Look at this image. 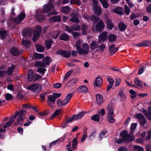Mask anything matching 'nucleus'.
I'll return each mask as SVG.
<instances>
[{
  "label": "nucleus",
  "instance_id": "obj_1",
  "mask_svg": "<svg viewBox=\"0 0 151 151\" xmlns=\"http://www.w3.org/2000/svg\"><path fill=\"white\" fill-rule=\"evenodd\" d=\"M77 52L80 55H85L89 52L90 48L88 45L83 43L82 40H78L75 44Z\"/></svg>",
  "mask_w": 151,
  "mask_h": 151
},
{
  "label": "nucleus",
  "instance_id": "obj_2",
  "mask_svg": "<svg viewBox=\"0 0 151 151\" xmlns=\"http://www.w3.org/2000/svg\"><path fill=\"white\" fill-rule=\"evenodd\" d=\"M26 113V111L23 110L17 112L15 113V115L11 118L9 122L12 124L13 123L16 119V116H19L17 119L18 122L23 121L24 119V115Z\"/></svg>",
  "mask_w": 151,
  "mask_h": 151
},
{
  "label": "nucleus",
  "instance_id": "obj_3",
  "mask_svg": "<svg viewBox=\"0 0 151 151\" xmlns=\"http://www.w3.org/2000/svg\"><path fill=\"white\" fill-rule=\"evenodd\" d=\"M120 135L124 141L127 142L132 141L134 139V136L132 134H128L127 132L126 131H123L120 133Z\"/></svg>",
  "mask_w": 151,
  "mask_h": 151
},
{
  "label": "nucleus",
  "instance_id": "obj_4",
  "mask_svg": "<svg viewBox=\"0 0 151 151\" xmlns=\"http://www.w3.org/2000/svg\"><path fill=\"white\" fill-rule=\"evenodd\" d=\"M40 78V76L38 74L34 75L33 73V71L32 70H29L28 73L27 79L29 81H35L38 80Z\"/></svg>",
  "mask_w": 151,
  "mask_h": 151
},
{
  "label": "nucleus",
  "instance_id": "obj_5",
  "mask_svg": "<svg viewBox=\"0 0 151 151\" xmlns=\"http://www.w3.org/2000/svg\"><path fill=\"white\" fill-rule=\"evenodd\" d=\"M27 89L30 90L33 92H38L41 90L40 86L38 83L33 84L30 86H29Z\"/></svg>",
  "mask_w": 151,
  "mask_h": 151
},
{
  "label": "nucleus",
  "instance_id": "obj_6",
  "mask_svg": "<svg viewBox=\"0 0 151 151\" xmlns=\"http://www.w3.org/2000/svg\"><path fill=\"white\" fill-rule=\"evenodd\" d=\"M104 27L105 26L103 21L100 20L95 26H93L92 29L94 32H100L104 28Z\"/></svg>",
  "mask_w": 151,
  "mask_h": 151
},
{
  "label": "nucleus",
  "instance_id": "obj_7",
  "mask_svg": "<svg viewBox=\"0 0 151 151\" xmlns=\"http://www.w3.org/2000/svg\"><path fill=\"white\" fill-rule=\"evenodd\" d=\"M54 7L53 1H50L47 4H45L43 6V11L42 12L44 14L50 11Z\"/></svg>",
  "mask_w": 151,
  "mask_h": 151
},
{
  "label": "nucleus",
  "instance_id": "obj_8",
  "mask_svg": "<svg viewBox=\"0 0 151 151\" xmlns=\"http://www.w3.org/2000/svg\"><path fill=\"white\" fill-rule=\"evenodd\" d=\"M46 16L41 10L38 9L36 10L35 17L37 20L39 21H41L44 20Z\"/></svg>",
  "mask_w": 151,
  "mask_h": 151
},
{
  "label": "nucleus",
  "instance_id": "obj_9",
  "mask_svg": "<svg viewBox=\"0 0 151 151\" xmlns=\"http://www.w3.org/2000/svg\"><path fill=\"white\" fill-rule=\"evenodd\" d=\"M52 94L48 95L47 97V102L51 107H53L52 104H54L56 100Z\"/></svg>",
  "mask_w": 151,
  "mask_h": 151
},
{
  "label": "nucleus",
  "instance_id": "obj_10",
  "mask_svg": "<svg viewBox=\"0 0 151 151\" xmlns=\"http://www.w3.org/2000/svg\"><path fill=\"white\" fill-rule=\"evenodd\" d=\"M139 121L140 124L142 125H144L146 123V120L142 114H137L135 115Z\"/></svg>",
  "mask_w": 151,
  "mask_h": 151
},
{
  "label": "nucleus",
  "instance_id": "obj_11",
  "mask_svg": "<svg viewBox=\"0 0 151 151\" xmlns=\"http://www.w3.org/2000/svg\"><path fill=\"white\" fill-rule=\"evenodd\" d=\"M57 54L59 55H61L62 57L67 58L70 56V51L60 50L57 52Z\"/></svg>",
  "mask_w": 151,
  "mask_h": 151
},
{
  "label": "nucleus",
  "instance_id": "obj_12",
  "mask_svg": "<svg viewBox=\"0 0 151 151\" xmlns=\"http://www.w3.org/2000/svg\"><path fill=\"white\" fill-rule=\"evenodd\" d=\"M25 14L24 13H21L14 19L15 22L18 24L20 23L24 18Z\"/></svg>",
  "mask_w": 151,
  "mask_h": 151
},
{
  "label": "nucleus",
  "instance_id": "obj_13",
  "mask_svg": "<svg viewBox=\"0 0 151 151\" xmlns=\"http://www.w3.org/2000/svg\"><path fill=\"white\" fill-rule=\"evenodd\" d=\"M107 33V32L106 31L101 33L99 37L98 42L101 43L106 40V39Z\"/></svg>",
  "mask_w": 151,
  "mask_h": 151
},
{
  "label": "nucleus",
  "instance_id": "obj_14",
  "mask_svg": "<svg viewBox=\"0 0 151 151\" xmlns=\"http://www.w3.org/2000/svg\"><path fill=\"white\" fill-rule=\"evenodd\" d=\"M71 16L72 18L70 20V22L77 23L79 22V20L78 18V15L75 12L73 13Z\"/></svg>",
  "mask_w": 151,
  "mask_h": 151
},
{
  "label": "nucleus",
  "instance_id": "obj_15",
  "mask_svg": "<svg viewBox=\"0 0 151 151\" xmlns=\"http://www.w3.org/2000/svg\"><path fill=\"white\" fill-rule=\"evenodd\" d=\"M10 52L12 55L15 56L18 55L21 53L17 48L15 47L11 48L10 50Z\"/></svg>",
  "mask_w": 151,
  "mask_h": 151
},
{
  "label": "nucleus",
  "instance_id": "obj_16",
  "mask_svg": "<svg viewBox=\"0 0 151 151\" xmlns=\"http://www.w3.org/2000/svg\"><path fill=\"white\" fill-rule=\"evenodd\" d=\"M148 110V112L146 110H144L143 113L148 119L151 120V107H149Z\"/></svg>",
  "mask_w": 151,
  "mask_h": 151
},
{
  "label": "nucleus",
  "instance_id": "obj_17",
  "mask_svg": "<svg viewBox=\"0 0 151 151\" xmlns=\"http://www.w3.org/2000/svg\"><path fill=\"white\" fill-rule=\"evenodd\" d=\"M107 109L108 111V114H114V110L112 106V104L111 103H110L108 105Z\"/></svg>",
  "mask_w": 151,
  "mask_h": 151
},
{
  "label": "nucleus",
  "instance_id": "obj_18",
  "mask_svg": "<svg viewBox=\"0 0 151 151\" xmlns=\"http://www.w3.org/2000/svg\"><path fill=\"white\" fill-rule=\"evenodd\" d=\"M78 91L81 93H85L88 92V89L87 87L84 85L79 86L78 88Z\"/></svg>",
  "mask_w": 151,
  "mask_h": 151
},
{
  "label": "nucleus",
  "instance_id": "obj_19",
  "mask_svg": "<svg viewBox=\"0 0 151 151\" xmlns=\"http://www.w3.org/2000/svg\"><path fill=\"white\" fill-rule=\"evenodd\" d=\"M22 34L24 37H30L32 35V32L29 30L24 29L23 30Z\"/></svg>",
  "mask_w": 151,
  "mask_h": 151
},
{
  "label": "nucleus",
  "instance_id": "obj_20",
  "mask_svg": "<svg viewBox=\"0 0 151 151\" xmlns=\"http://www.w3.org/2000/svg\"><path fill=\"white\" fill-rule=\"evenodd\" d=\"M118 27L120 30L123 32L126 29L127 25L124 22H121L119 24Z\"/></svg>",
  "mask_w": 151,
  "mask_h": 151
},
{
  "label": "nucleus",
  "instance_id": "obj_21",
  "mask_svg": "<svg viewBox=\"0 0 151 151\" xmlns=\"http://www.w3.org/2000/svg\"><path fill=\"white\" fill-rule=\"evenodd\" d=\"M106 26L107 28L109 30H111L114 27L113 23L111 19H108L106 21Z\"/></svg>",
  "mask_w": 151,
  "mask_h": 151
},
{
  "label": "nucleus",
  "instance_id": "obj_22",
  "mask_svg": "<svg viewBox=\"0 0 151 151\" xmlns=\"http://www.w3.org/2000/svg\"><path fill=\"white\" fill-rule=\"evenodd\" d=\"M113 12L116 14L122 15L124 14L123 9L121 7L116 8L113 10Z\"/></svg>",
  "mask_w": 151,
  "mask_h": 151
},
{
  "label": "nucleus",
  "instance_id": "obj_23",
  "mask_svg": "<svg viewBox=\"0 0 151 151\" xmlns=\"http://www.w3.org/2000/svg\"><path fill=\"white\" fill-rule=\"evenodd\" d=\"M72 94L71 93H69L67 95L63 101L64 105L68 103L72 98Z\"/></svg>",
  "mask_w": 151,
  "mask_h": 151
},
{
  "label": "nucleus",
  "instance_id": "obj_24",
  "mask_svg": "<svg viewBox=\"0 0 151 151\" xmlns=\"http://www.w3.org/2000/svg\"><path fill=\"white\" fill-rule=\"evenodd\" d=\"M90 46L92 50H94L97 48L99 46L98 42L95 41H93L91 42Z\"/></svg>",
  "mask_w": 151,
  "mask_h": 151
},
{
  "label": "nucleus",
  "instance_id": "obj_25",
  "mask_svg": "<svg viewBox=\"0 0 151 151\" xmlns=\"http://www.w3.org/2000/svg\"><path fill=\"white\" fill-rule=\"evenodd\" d=\"M103 101V96L100 94L96 95V103L98 104H101Z\"/></svg>",
  "mask_w": 151,
  "mask_h": 151
},
{
  "label": "nucleus",
  "instance_id": "obj_26",
  "mask_svg": "<svg viewBox=\"0 0 151 151\" xmlns=\"http://www.w3.org/2000/svg\"><path fill=\"white\" fill-rule=\"evenodd\" d=\"M15 68V66L14 65H12L11 66L9 67L6 71L7 74L8 75H11Z\"/></svg>",
  "mask_w": 151,
  "mask_h": 151
},
{
  "label": "nucleus",
  "instance_id": "obj_27",
  "mask_svg": "<svg viewBox=\"0 0 151 151\" xmlns=\"http://www.w3.org/2000/svg\"><path fill=\"white\" fill-rule=\"evenodd\" d=\"M61 12L64 14H66L69 12L70 9L69 7L68 6L63 7L61 8Z\"/></svg>",
  "mask_w": 151,
  "mask_h": 151
},
{
  "label": "nucleus",
  "instance_id": "obj_28",
  "mask_svg": "<svg viewBox=\"0 0 151 151\" xmlns=\"http://www.w3.org/2000/svg\"><path fill=\"white\" fill-rule=\"evenodd\" d=\"M118 50L117 48H115L114 45L111 46L109 48V50L111 55H112L116 52Z\"/></svg>",
  "mask_w": 151,
  "mask_h": 151
},
{
  "label": "nucleus",
  "instance_id": "obj_29",
  "mask_svg": "<svg viewBox=\"0 0 151 151\" xmlns=\"http://www.w3.org/2000/svg\"><path fill=\"white\" fill-rule=\"evenodd\" d=\"M118 95L122 100H124L126 98L125 93L123 89H121L118 93Z\"/></svg>",
  "mask_w": 151,
  "mask_h": 151
},
{
  "label": "nucleus",
  "instance_id": "obj_30",
  "mask_svg": "<svg viewBox=\"0 0 151 151\" xmlns=\"http://www.w3.org/2000/svg\"><path fill=\"white\" fill-rule=\"evenodd\" d=\"M108 38L109 42H113L116 39V36L114 34H111L108 36Z\"/></svg>",
  "mask_w": 151,
  "mask_h": 151
},
{
  "label": "nucleus",
  "instance_id": "obj_31",
  "mask_svg": "<svg viewBox=\"0 0 151 151\" xmlns=\"http://www.w3.org/2000/svg\"><path fill=\"white\" fill-rule=\"evenodd\" d=\"M115 116L114 114H108L107 120L108 121L111 123H113L115 122V119L114 118Z\"/></svg>",
  "mask_w": 151,
  "mask_h": 151
},
{
  "label": "nucleus",
  "instance_id": "obj_32",
  "mask_svg": "<svg viewBox=\"0 0 151 151\" xmlns=\"http://www.w3.org/2000/svg\"><path fill=\"white\" fill-rule=\"evenodd\" d=\"M52 43V40L51 39H48L45 41V45L47 49H49L51 47Z\"/></svg>",
  "mask_w": 151,
  "mask_h": 151
},
{
  "label": "nucleus",
  "instance_id": "obj_33",
  "mask_svg": "<svg viewBox=\"0 0 151 151\" xmlns=\"http://www.w3.org/2000/svg\"><path fill=\"white\" fill-rule=\"evenodd\" d=\"M102 82V81L101 78L100 77H98L96 79L95 85L98 87H99Z\"/></svg>",
  "mask_w": 151,
  "mask_h": 151
},
{
  "label": "nucleus",
  "instance_id": "obj_34",
  "mask_svg": "<svg viewBox=\"0 0 151 151\" xmlns=\"http://www.w3.org/2000/svg\"><path fill=\"white\" fill-rule=\"evenodd\" d=\"M51 61V59L48 57H46L43 60V63L45 64V66L46 65H48Z\"/></svg>",
  "mask_w": 151,
  "mask_h": 151
},
{
  "label": "nucleus",
  "instance_id": "obj_35",
  "mask_svg": "<svg viewBox=\"0 0 151 151\" xmlns=\"http://www.w3.org/2000/svg\"><path fill=\"white\" fill-rule=\"evenodd\" d=\"M65 137H64L60 138V139L52 142L50 143L49 145L50 147V148L52 146L55 145L56 143L59 142L60 140L61 142L63 141L65 139Z\"/></svg>",
  "mask_w": 151,
  "mask_h": 151
},
{
  "label": "nucleus",
  "instance_id": "obj_36",
  "mask_svg": "<svg viewBox=\"0 0 151 151\" xmlns=\"http://www.w3.org/2000/svg\"><path fill=\"white\" fill-rule=\"evenodd\" d=\"M60 16L57 15L51 17L50 21V22H54L55 21H60Z\"/></svg>",
  "mask_w": 151,
  "mask_h": 151
},
{
  "label": "nucleus",
  "instance_id": "obj_37",
  "mask_svg": "<svg viewBox=\"0 0 151 151\" xmlns=\"http://www.w3.org/2000/svg\"><path fill=\"white\" fill-rule=\"evenodd\" d=\"M93 9L95 14L98 15H99L101 12V7L98 6L93 7Z\"/></svg>",
  "mask_w": 151,
  "mask_h": 151
},
{
  "label": "nucleus",
  "instance_id": "obj_38",
  "mask_svg": "<svg viewBox=\"0 0 151 151\" xmlns=\"http://www.w3.org/2000/svg\"><path fill=\"white\" fill-rule=\"evenodd\" d=\"M33 57L37 60L40 59L44 57V55L42 54L35 53L33 55Z\"/></svg>",
  "mask_w": 151,
  "mask_h": 151
},
{
  "label": "nucleus",
  "instance_id": "obj_39",
  "mask_svg": "<svg viewBox=\"0 0 151 151\" xmlns=\"http://www.w3.org/2000/svg\"><path fill=\"white\" fill-rule=\"evenodd\" d=\"M91 119L94 121L99 122L100 121V116L98 114H95L91 116Z\"/></svg>",
  "mask_w": 151,
  "mask_h": 151
},
{
  "label": "nucleus",
  "instance_id": "obj_40",
  "mask_svg": "<svg viewBox=\"0 0 151 151\" xmlns=\"http://www.w3.org/2000/svg\"><path fill=\"white\" fill-rule=\"evenodd\" d=\"M85 114L84 111H82L80 112L78 115H74L76 118V120H78L80 119Z\"/></svg>",
  "mask_w": 151,
  "mask_h": 151
},
{
  "label": "nucleus",
  "instance_id": "obj_41",
  "mask_svg": "<svg viewBox=\"0 0 151 151\" xmlns=\"http://www.w3.org/2000/svg\"><path fill=\"white\" fill-rule=\"evenodd\" d=\"M60 40L66 41L68 39L69 37L66 34L63 33L60 36Z\"/></svg>",
  "mask_w": 151,
  "mask_h": 151
},
{
  "label": "nucleus",
  "instance_id": "obj_42",
  "mask_svg": "<svg viewBox=\"0 0 151 151\" xmlns=\"http://www.w3.org/2000/svg\"><path fill=\"white\" fill-rule=\"evenodd\" d=\"M41 27L40 26H37L35 28V30L34 32L37 35H40L41 32Z\"/></svg>",
  "mask_w": 151,
  "mask_h": 151
},
{
  "label": "nucleus",
  "instance_id": "obj_43",
  "mask_svg": "<svg viewBox=\"0 0 151 151\" xmlns=\"http://www.w3.org/2000/svg\"><path fill=\"white\" fill-rule=\"evenodd\" d=\"M36 50L39 52H42L44 50V47L42 46L39 45H36Z\"/></svg>",
  "mask_w": 151,
  "mask_h": 151
},
{
  "label": "nucleus",
  "instance_id": "obj_44",
  "mask_svg": "<svg viewBox=\"0 0 151 151\" xmlns=\"http://www.w3.org/2000/svg\"><path fill=\"white\" fill-rule=\"evenodd\" d=\"M35 65L36 67L42 66L45 67V64L43 63V62L40 61H37L35 63Z\"/></svg>",
  "mask_w": 151,
  "mask_h": 151
},
{
  "label": "nucleus",
  "instance_id": "obj_45",
  "mask_svg": "<svg viewBox=\"0 0 151 151\" xmlns=\"http://www.w3.org/2000/svg\"><path fill=\"white\" fill-rule=\"evenodd\" d=\"M135 85L139 87H142L143 86V83L137 79H135Z\"/></svg>",
  "mask_w": 151,
  "mask_h": 151
},
{
  "label": "nucleus",
  "instance_id": "obj_46",
  "mask_svg": "<svg viewBox=\"0 0 151 151\" xmlns=\"http://www.w3.org/2000/svg\"><path fill=\"white\" fill-rule=\"evenodd\" d=\"M30 43V41L28 40L23 39L22 41V44L26 47H28Z\"/></svg>",
  "mask_w": 151,
  "mask_h": 151
},
{
  "label": "nucleus",
  "instance_id": "obj_47",
  "mask_svg": "<svg viewBox=\"0 0 151 151\" xmlns=\"http://www.w3.org/2000/svg\"><path fill=\"white\" fill-rule=\"evenodd\" d=\"M107 0H99L100 1L102 4L103 7L105 8H107L109 6L108 4L106 2Z\"/></svg>",
  "mask_w": 151,
  "mask_h": 151
},
{
  "label": "nucleus",
  "instance_id": "obj_48",
  "mask_svg": "<svg viewBox=\"0 0 151 151\" xmlns=\"http://www.w3.org/2000/svg\"><path fill=\"white\" fill-rule=\"evenodd\" d=\"M129 93L131 94V97L132 99H134L136 97V93L135 91L133 90H129Z\"/></svg>",
  "mask_w": 151,
  "mask_h": 151
},
{
  "label": "nucleus",
  "instance_id": "obj_49",
  "mask_svg": "<svg viewBox=\"0 0 151 151\" xmlns=\"http://www.w3.org/2000/svg\"><path fill=\"white\" fill-rule=\"evenodd\" d=\"M133 149L134 151H144V149L142 147L138 145L134 146Z\"/></svg>",
  "mask_w": 151,
  "mask_h": 151
},
{
  "label": "nucleus",
  "instance_id": "obj_50",
  "mask_svg": "<svg viewBox=\"0 0 151 151\" xmlns=\"http://www.w3.org/2000/svg\"><path fill=\"white\" fill-rule=\"evenodd\" d=\"M73 30L78 31L80 29L81 27L78 24L71 26Z\"/></svg>",
  "mask_w": 151,
  "mask_h": 151
},
{
  "label": "nucleus",
  "instance_id": "obj_51",
  "mask_svg": "<svg viewBox=\"0 0 151 151\" xmlns=\"http://www.w3.org/2000/svg\"><path fill=\"white\" fill-rule=\"evenodd\" d=\"M66 151H73L76 148H73L72 146V148H71V142H69V144L66 145Z\"/></svg>",
  "mask_w": 151,
  "mask_h": 151
},
{
  "label": "nucleus",
  "instance_id": "obj_52",
  "mask_svg": "<svg viewBox=\"0 0 151 151\" xmlns=\"http://www.w3.org/2000/svg\"><path fill=\"white\" fill-rule=\"evenodd\" d=\"M61 111L60 109H58L56 110L53 113V114L51 116V118L52 119L54 118L55 116H57L60 113Z\"/></svg>",
  "mask_w": 151,
  "mask_h": 151
},
{
  "label": "nucleus",
  "instance_id": "obj_53",
  "mask_svg": "<svg viewBox=\"0 0 151 151\" xmlns=\"http://www.w3.org/2000/svg\"><path fill=\"white\" fill-rule=\"evenodd\" d=\"M6 32L4 30H1L0 31V37L1 38L3 39L6 36Z\"/></svg>",
  "mask_w": 151,
  "mask_h": 151
},
{
  "label": "nucleus",
  "instance_id": "obj_54",
  "mask_svg": "<svg viewBox=\"0 0 151 151\" xmlns=\"http://www.w3.org/2000/svg\"><path fill=\"white\" fill-rule=\"evenodd\" d=\"M93 22H96L99 19V17H96L94 15H92L90 18V19Z\"/></svg>",
  "mask_w": 151,
  "mask_h": 151
},
{
  "label": "nucleus",
  "instance_id": "obj_55",
  "mask_svg": "<svg viewBox=\"0 0 151 151\" xmlns=\"http://www.w3.org/2000/svg\"><path fill=\"white\" fill-rule=\"evenodd\" d=\"M70 3L72 4H76L80 5L81 4L80 0H70Z\"/></svg>",
  "mask_w": 151,
  "mask_h": 151
},
{
  "label": "nucleus",
  "instance_id": "obj_56",
  "mask_svg": "<svg viewBox=\"0 0 151 151\" xmlns=\"http://www.w3.org/2000/svg\"><path fill=\"white\" fill-rule=\"evenodd\" d=\"M137 126V124L136 123L132 124L130 127V132L131 134H132L134 132V130L135 129Z\"/></svg>",
  "mask_w": 151,
  "mask_h": 151
},
{
  "label": "nucleus",
  "instance_id": "obj_57",
  "mask_svg": "<svg viewBox=\"0 0 151 151\" xmlns=\"http://www.w3.org/2000/svg\"><path fill=\"white\" fill-rule=\"evenodd\" d=\"M87 26L83 24L82 25L81 27V30L82 31V33L84 35L86 34V30L87 29Z\"/></svg>",
  "mask_w": 151,
  "mask_h": 151
},
{
  "label": "nucleus",
  "instance_id": "obj_58",
  "mask_svg": "<svg viewBox=\"0 0 151 151\" xmlns=\"http://www.w3.org/2000/svg\"><path fill=\"white\" fill-rule=\"evenodd\" d=\"M72 145L73 147V148H76V146L78 144L77 141L76 139L74 138L73 139L72 141Z\"/></svg>",
  "mask_w": 151,
  "mask_h": 151
},
{
  "label": "nucleus",
  "instance_id": "obj_59",
  "mask_svg": "<svg viewBox=\"0 0 151 151\" xmlns=\"http://www.w3.org/2000/svg\"><path fill=\"white\" fill-rule=\"evenodd\" d=\"M76 120V118L74 115H73L70 117L68 120L66 121V124L68 123L72 122L73 120Z\"/></svg>",
  "mask_w": 151,
  "mask_h": 151
},
{
  "label": "nucleus",
  "instance_id": "obj_60",
  "mask_svg": "<svg viewBox=\"0 0 151 151\" xmlns=\"http://www.w3.org/2000/svg\"><path fill=\"white\" fill-rule=\"evenodd\" d=\"M6 130L2 128V126H0V137L3 138L4 137V134L3 132H5Z\"/></svg>",
  "mask_w": 151,
  "mask_h": 151
},
{
  "label": "nucleus",
  "instance_id": "obj_61",
  "mask_svg": "<svg viewBox=\"0 0 151 151\" xmlns=\"http://www.w3.org/2000/svg\"><path fill=\"white\" fill-rule=\"evenodd\" d=\"M5 99L7 100H10L13 98V96L9 93H7L5 95Z\"/></svg>",
  "mask_w": 151,
  "mask_h": 151
},
{
  "label": "nucleus",
  "instance_id": "obj_62",
  "mask_svg": "<svg viewBox=\"0 0 151 151\" xmlns=\"http://www.w3.org/2000/svg\"><path fill=\"white\" fill-rule=\"evenodd\" d=\"M144 46H150L151 45V42L149 41H145L143 42Z\"/></svg>",
  "mask_w": 151,
  "mask_h": 151
},
{
  "label": "nucleus",
  "instance_id": "obj_63",
  "mask_svg": "<svg viewBox=\"0 0 151 151\" xmlns=\"http://www.w3.org/2000/svg\"><path fill=\"white\" fill-rule=\"evenodd\" d=\"M46 69L44 68H39L37 69V71L39 73H40L41 74H43L44 73Z\"/></svg>",
  "mask_w": 151,
  "mask_h": 151
},
{
  "label": "nucleus",
  "instance_id": "obj_64",
  "mask_svg": "<svg viewBox=\"0 0 151 151\" xmlns=\"http://www.w3.org/2000/svg\"><path fill=\"white\" fill-rule=\"evenodd\" d=\"M39 36L40 35H37V34H36L35 33H33V37L32 38L33 41L34 42H35L37 40Z\"/></svg>",
  "mask_w": 151,
  "mask_h": 151
}]
</instances>
